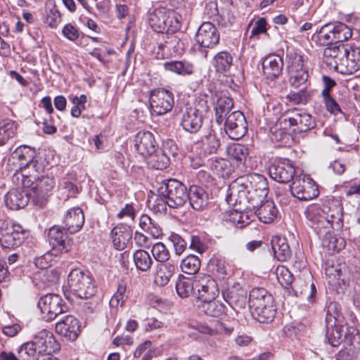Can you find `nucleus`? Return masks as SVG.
I'll return each mask as SVG.
<instances>
[{
	"label": "nucleus",
	"mask_w": 360,
	"mask_h": 360,
	"mask_svg": "<svg viewBox=\"0 0 360 360\" xmlns=\"http://www.w3.org/2000/svg\"><path fill=\"white\" fill-rule=\"evenodd\" d=\"M346 46L344 44H340L338 45H328L323 50V61L328 65H333V61L336 63L335 59L338 58L341 55L345 54ZM335 68H337V64L335 65Z\"/></svg>",
	"instance_id": "nucleus-44"
},
{
	"label": "nucleus",
	"mask_w": 360,
	"mask_h": 360,
	"mask_svg": "<svg viewBox=\"0 0 360 360\" xmlns=\"http://www.w3.org/2000/svg\"><path fill=\"white\" fill-rule=\"evenodd\" d=\"M196 146L200 150V155L206 158L217 153L221 146V139L216 131L210 127L196 142Z\"/></svg>",
	"instance_id": "nucleus-18"
},
{
	"label": "nucleus",
	"mask_w": 360,
	"mask_h": 360,
	"mask_svg": "<svg viewBox=\"0 0 360 360\" xmlns=\"http://www.w3.org/2000/svg\"><path fill=\"white\" fill-rule=\"evenodd\" d=\"M290 191L293 196L301 200H309L319 195V191L314 181L306 174L295 176L290 185Z\"/></svg>",
	"instance_id": "nucleus-14"
},
{
	"label": "nucleus",
	"mask_w": 360,
	"mask_h": 360,
	"mask_svg": "<svg viewBox=\"0 0 360 360\" xmlns=\"http://www.w3.org/2000/svg\"><path fill=\"white\" fill-rule=\"evenodd\" d=\"M133 260L136 269L142 272L148 271L153 264L150 254L143 249H138L133 253Z\"/></svg>",
	"instance_id": "nucleus-41"
},
{
	"label": "nucleus",
	"mask_w": 360,
	"mask_h": 360,
	"mask_svg": "<svg viewBox=\"0 0 360 360\" xmlns=\"http://www.w3.org/2000/svg\"><path fill=\"white\" fill-rule=\"evenodd\" d=\"M228 220L240 229L249 225L252 221L248 212H240L237 210L230 211Z\"/></svg>",
	"instance_id": "nucleus-50"
},
{
	"label": "nucleus",
	"mask_w": 360,
	"mask_h": 360,
	"mask_svg": "<svg viewBox=\"0 0 360 360\" xmlns=\"http://www.w3.org/2000/svg\"><path fill=\"white\" fill-rule=\"evenodd\" d=\"M359 345H345L338 352L337 360H356Z\"/></svg>",
	"instance_id": "nucleus-59"
},
{
	"label": "nucleus",
	"mask_w": 360,
	"mask_h": 360,
	"mask_svg": "<svg viewBox=\"0 0 360 360\" xmlns=\"http://www.w3.org/2000/svg\"><path fill=\"white\" fill-rule=\"evenodd\" d=\"M38 349V355L54 353L60 349V345L55 339L53 333L43 329L35 335L33 339Z\"/></svg>",
	"instance_id": "nucleus-24"
},
{
	"label": "nucleus",
	"mask_w": 360,
	"mask_h": 360,
	"mask_svg": "<svg viewBox=\"0 0 360 360\" xmlns=\"http://www.w3.org/2000/svg\"><path fill=\"white\" fill-rule=\"evenodd\" d=\"M158 193L168 198L169 207L171 208L183 206L188 198L186 186L174 179L163 181L158 188Z\"/></svg>",
	"instance_id": "nucleus-8"
},
{
	"label": "nucleus",
	"mask_w": 360,
	"mask_h": 360,
	"mask_svg": "<svg viewBox=\"0 0 360 360\" xmlns=\"http://www.w3.org/2000/svg\"><path fill=\"white\" fill-rule=\"evenodd\" d=\"M283 124V123H280L279 124H276L274 127H271V139L272 141L286 143L285 140L289 139L290 134L285 131L286 128H281Z\"/></svg>",
	"instance_id": "nucleus-62"
},
{
	"label": "nucleus",
	"mask_w": 360,
	"mask_h": 360,
	"mask_svg": "<svg viewBox=\"0 0 360 360\" xmlns=\"http://www.w3.org/2000/svg\"><path fill=\"white\" fill-rule=\"evenodd\" d=\"M70 100L73 105L70 110L71 115L74 117H79L82 110L86 109V96L84 94L79 96H70Z\"/></svg>",
	"instance_id": "nucleus-54"
},
{
	"label": "nucleus",
	"mask_w": 360,
	"mask_h": 360,
	"mask_svg": "<svg viewBox=\"0 0 360 360\" xmlns=\"http://www.w3.org/2000/svg\"><path fill=\"white\" fill-rule=\"evenodd\" d=\"M290 82L292 86L298 87L305 83L308 78V72L306 68L288 72Z\"/></svg>",
	"instance_id": "nucleus-60"
},
{
	"label": "nucleus",
	"mask_w": 360,
	"mask_h": 360,
	"mask_svg": "<svg viewBox=\"0 0 360 360\" xmlns=\"http://www.w3.org/2000/svg\"><path fill=\"white\" fill-rule=\"evenodd\" d=\"M195 288L198 292V298L202 301L211 299L214 300L219 293L217 283L210 276H203L195 283Z\"/></svg>",
	"instance_id": "nucleus-26"
},
{
	"label": "nucleus",
	"mask_w": 360,
	"mask_h": 360,
	"mask_svg": "<svg viewBox=\"0 0 360 360\" xmlns=\"http://www.w3.org/2000/svg\"><path fill=\"white\" fill-rule=\"evenodd\" d=\"M175 16H176V13L173 10H167L163 7L158 8L149 14L148 23L155 32L165 33L166 26L163 23L164 20H170V23H173L172 25L176 27Z\"/></svg>",
	"instance_id": "nucleus-21"
},
{
	"label": "nucleus",
	"mask_w": 360,
	"mask_h": 360,
	"mask_svg": "<svg viewBox=\"0 0 360 360\" xmlns=\"http://www.w3.org/2000/svg\"><path fill=\"white\" fill-rule=\"evenodd\" d=\"M220 40V34L217 28L210 22H204L198 27L195 34V49L202 52L205 58L207 57V49H214Z\"/></svg>",
	"instance_id": "nucleus-10"
},
{
	"label": "nucleus",
	"mask_w": 360,
	"mask_h": 360,
	"mask_svg": "<svg viewBox=\"0 0 360 360\" xmlns=\"http://www.w3.org/2000/svg\"><path fill=\"white\" fill-rule=\"evenodd\" d=\"M165 46L172 49L176 54L181 55L185 51L186 44L179 36L172 35L165 41Z\"/></svg>",
	"instance_id": "nucleus-58"
},
{
	"label": "nucleus",
	"mask_w": 360,
	"mask_h": 360,
	"mask_svg": "<svg viewBox=\"0 0 360 360\" xmlns=\"http://www.w3.org/2000/svg\"><path fill=\"white\" fill-rule=\"evenodd\" d=\"M56 258L58 257V254L54 252V250H50L49 252L44 254L42 257L38 258L36 261V265L39 267L41 270L35 274L34 277V281L37 280V277L41 278V276H45L48 272L46 269L52 266L56 260L53 261V257Z\"/></svg>",
	"instance_id": "nucleus-46"
},
{
	"label": "nucleus",
	"mask_w": 360,
	"mask_h": 360,
	"mask_svg": "<svg viewBox=\"0 0 360 360\" xmlns=\"http://www.w3.org/2000/svg\"><path fill=\"white\" fill-rule=\"evenodd\" d=\"M324 245L327 246L329 250L334 252H339L345 246V240L341 237L333 236L331 233H326L323 240Z\"/></svg>",
	"instance_id": "nucleus-57"
},
{
	"label": "nucleus",
	"mask_w": 360,
	"mask_h": 360,
	"mask_svg": "<svg viewBox=\"0 0 360 360\" xmlns=\"http://www.w3.org/2000/svg\"><path fill=\"white\" fill-rule=\"evenodd\" d=\"M127 299L126 287L120 284L117 287V292L111 297L109 304L111 307H117L119 305L122 306Z\"/></svg>",
	"instance_id": "nucleus-61"
},
{
	"label": "nucleus",
	"mask_w": 360,
	"mask_h": 360,
	"mask_svg": "<svg viewBox=\"0 0 360 360\" xmlns=\"http://www.w3.org/2000/svg\"><path fill=\"white\" fill-rule=\"evenodd\" d=\"M9 162L18 166L20 172L17 170L14 174L17 179L20 176H30V174L34 177L33 172L44 170L43 165L36 159L35 150L27 146H20L15 148L11 155Z\"/></svg>",
	"instance_id": "nucleus-4"
},
{
	"label": "nucleus",
	"mask_w": 360,
	"mask_h": 360,
	"mask_svg": "<svg viewBox=\"0 0 360 360\" xmlns=\"http://www.w3.org/2000/svg\"><path fill=\"white\" fill-rule=\"evenodd\" d=\"M165 69L175 74L187 76L194 72L193 64L186 60H171L163 64Z\"/></svg>",
	"instance_id": "nucleus-40"
},
{
	"label": "nucleus",
	"mask_w": 360,
	"mask_h": 360,
	"mask_svg": "<svg viewBox=\"0 0 360 360\" xmlns=\"http://www.w3.org/2000/svg\"><path fill=\"white\" fill-rule=\"evenodd\" d=\"M352 35L351 29L340 22L326 24L316 32V42L320 46H328L349 39Z\"/></svg>",
	"instance_id": "nucleus-7"
},
{
	"label": "nucleus",
	"mask_w": 360,
	"mask_h": 360,
	"mask_svg": "<svg viewBox=\"0 0 360 360\" xmlns=\"http://www.w3.org/2000/svg\"><path fill=\"white\" fill-rule=\"evenodd\" d=\"M60 13L53 5L46 11V23L51 28H56L60 22Z\"/></svg>",
	"instance_id": "nucleus-63"
},
{
	"label": "nucleus",
	"mask_w": 360,
	"mask_h": 360,
	"mask_svg": "<svg viewBox=\"0 0 360 360\" xmlns=\"http://www.w3.org/2000/svg\"><path fill=\"white\" fill-rule=\"evenodd\" d=\"M227 153L231 159L243 163L248 154V149L244 145L233 143L227 148Z\"/></svg>",
	"instance_id": "nucleus-52"
},
{
	"label": "nucleus",
	"mask_w": 360,
	"mask_h": 360,
	"mask_svg": "<svg viewBox=\"0 0 360 360\" xmlns=\"http://www.w3.org/2000/svg\"><path fill=\"white\" fill-rule=\"evenodd\" d=\"M295 168L287 159L275 160L269 167V174L275 181L285 184L292 179Z\"/></svg>",
	"instance_id": "nucleus-17"
},
{
	"label": "nucleus",
	"mask_w": 360,
	"mask_h": 360,
	"mask_svg": "<svg viewBox=\"0 0 360 360\" xmlns=\"http://www.w3.org/2000/svg\"><path fill=\"white\" fill-rule=\"evenodd\" d=\"M194 283L192 278L180 275L176 283V290L181 297H188L193 293Z\"/></svg>",
	"instance_id": "nucleus-45"
},
{
	"label": "nucleus",
	"mask_w": 360,
	"mask_h": 360,
	"mask_svg": "<svg viewBox=\"0 0 360 360\" xmlns=\"http://www.w3.org/2000/svg\"><path fill=\"white\" fill-rule=\"evenodd\" d=\"M225 300L231 306L243 309L247 304L248 291L239 283H235L223 292Z\"/></svg>",
	"instance_id": "nucleus-27"
},
{
	"label": "nucleus",
	"mask_w": 360,
	"mask_h": 360,
	"mask_svg": "<svg viewBox=\"0 0 360 360\" xmlns=\"http://www.w3.org/2000/svg\"><path fill=\"white\" fill-rule=\"evenodd\" d=\"M56 332L70 340H75L80 333L78 319L72 315L63 316L56 323Z\"/></svg>",
	"instance_id": "nucleus-22"
},
{
	"label": "nucleus",
	"mask_w": 360,
	"mask_h": 360,
	"mask_svg": "<svg viewBox=\"0 0 360 360\" xmlns=\"http://www.w3.org/2000/svg\"><path fill=\"white\" fill-rule=\"evenodd\" d=\"M42 318L46 321H51L58 316L65 313L68 307L60 296L56 294H47L41 297L38 302Z\"/></svg>",
	"instance_id": "nucleus-13"
},
{
	"label": "nucleus",
	"mask_w": 360,
	"mask_h": 360,
	"mask_svg": "<svg viewBox=\"0 0 360 360\" xmlns=\"http://www.w3.org/2000/svg\"><path fill=\"white\" fill-rule=\"evenodd\" d=\"M233 58L227 51H220L217 53L212 60V65L216 71L219 73H226L231 68Z\"/></svg>",
	"instance_id": "nucleus-43"
},
{
	"label": "nucleus",
	"mask_w": 360,
	"mask_h": 360,
	"mask_svg": "<svg viewBox=\"0 0 360 360\" xmlns=\"http://www.w3.org/2000/svg\"><path fill=\"white\" fill-rule=\"evenodd\" d=\"M176 264L173 260L158 264L154 274L155 283L160 287L167 285L176 269Z\"/></svg>",
	"instance_id": "nucleus-29"
},
{
	"label": "nucleus",
	"mask_w": 360,
	"mask_h": 360,
	"mask_svg": "<svg viewBox=\"0 0 360 360\" xmlns=\"http://www.w3.org/2000/svg\"><path fill=\"white\" fill-rule=\"evenodd\" d=\"M199 311L207 316L220 317L225 313L226 306L219 301L211 299L202 300L198 306Z\"/></svg>",
	"instance_id": "nucleus-36"
},
{
	"label": "nucleus",
	"mask_w": 360,
	"mask_h": 360,
	"mask_svg": "<svg viewBox=\"0 0 360 360\" xmlns=\"http://www.w3.org/2000/svg\"><path fill=\"white\" fill-rule=\"evenodd\" d=\"M344 56L346 57V74H354L360 70V48L346 47Z\"/></svg>",
	"instance_id": "nucleus-37"
},
{
	"label": "nucleus",
	"mask_w": 360,
	"mask_h": 360,
	"mask_svg": "<svg viewBox=\"0 0 360 360\" xmlns=\"http://www.w3.org/2000/svg\"><path fill=\"white\" fill-rule=\"evenodd\" d=\"M233 106V101L226 96L217 97L214 104L215 120L218 124H221L225 118L230 114L229 112Z\"/></svg>",
	"instance_id": "nucleus-35"
},
{
	"label": "nucleus",
	"mask_w": 360,
	"mask_h": 360,
	"mask_svg": "<svg viewBox=\"0 0 360 360\" xmlns=\"http://www.w3.org/2000/svg\"><path fill=\"white\" fill-rule=\"evenodd\" d=\"M271 243L274 256L278 261L285 262L290 258L292 251L288 239L285 236H274L271 238Z\"/></svg>",
	"instance_id": "nucleus-31"
},
{
	"label": "nucleus",
	"mask_w": 360,
	"mask_h": 360,
	"mask_svg": "<svg viewBox=\"0 0 360 360\" xmlns=\"http://www.w3.org/2000/svg\"><path fill=\"white\" fill-rule=\"evenodd\" d=\"M304 213L309 225L316 231L320 232L321 229L332 227L333 221L340 219L342 208L336 201L329 200L322 205H309Z\"/></svg>",
	"instance_id": "nucleus-2"
},
{
	"label": "nucleus",
	"mask_w": 360,
	"mask_h": 360,
	"mask_svg": "<svg viewBox=\"0 0 360 360\" xmlns=\"http://www.w3.org/2000/svg\"><path fill=\"white\" fill-rule=\"evenodd\" d=\"M286 62L288 72L305 68L304 56L294 50L287 51Z\"/></svg>",
	"instance_id": "nucleus-47"
},
{
	"label": "nucleus",
	"mask_w": 360,
	"mask_h": 360,
	"mask_svg": "<svg viewBox=\"0 0 360 360\" xmlns=\"http://www.w3.org/2000/svg\"><path fill=\"white\" fill-rule=\"evenodd\" d=\"M27 236V231L17 223H4L0 228V243L4 248L19 247Z\"/></svg>",
	"instance_id": "nucleus-11"
},
{
	"label": "nucleus",
	"mask_w": 360,
	"mask_h": 360,
	"mask_svg": "<svg viewBox=\"0 0 360 360\" xmlns=\"http://www.w3.org/2000/svg\"><path fill=\"white\" fill-rule=\"evenodd\" d=\"M200 267V261L198 257L195 255H188L184 259L181 263V269L183 272L187 274H196Z\"/></svg>",
	"instance_id": "nucleus-51"
},
{
	"label": "nucleus",
	"mask_w": 360,
	"mask_h": 360,
	"mask_svg": "<svg viewBox=\"0 0 360 360\" xmlns=\"http://www.w3.org/2000/svg\"><path fill=\"white\" fill-rule=\"evenodd\" d=\"M139 226L143 231L148 233L155 239L161 238L163 234L160 224L148 214L141 216Z\"/></svg>",
	"instance_id": "nucleus-39"
},
{
	"label": "nucleus",
	"mask_w": 360,
	"mask_h": 360,
	"mask_svg": "<svg viewBox=\"0 0 360 360\" xmlns=\"http://www.w3.org/2000/svg\"><path fill=\"white\" fill-rule=\"evenodd\" d=\"M203 124V115L195 108L186 106L181 110L180 125L183 129L190 134L198 133Z\"/></svg>",
	"instance_id": "nucleus-20"
},
{
	"label": "nucleus",
	"mask_w": 360,
	"mask_h": 360,
	"mask_svg": "<svg viewBox=\"0 0 360 360\" xmlns=\"http://www.w3.org/2000/svg\"><path fill=\"white\" fill-rule=\"evenodd\" d=\"M252 315L260 323L271 321L276 314L274 297L264 288H253L249 294Z\"/></svg>",
	"instance_id": "nucleus-3"
},
{
	"label": "nucleus",
	"mask_w": 360,
	"mask_h": 360,
	"mask_svg": "<svg viewBox=\"0 0 360 360\" xmlns=\"http://www.w3.org/2000/svg\"><path fill=\"white\" fill-rule=\"evenodd\" d=\"M325 273L328 278V282L333 285H340V281H343L342 271L339 265L327 264Z\"/></svg>",
	"instance_id": "nucleus-56"
},
{
	"label": "nucleus",
	"mask_w": 360,
	"mask_h": 360,
	"mask_svg": "<svg viewBox=\"0 0 360 360\" xmlns=\"http://www.w3.org/2000/svg\"><path fill=\"white\" fill-rule=\"evenodd\" d=\"M18 130V124L10 119L0 120V146L4 145L10 139L13 138Z\"/></svg>",
	"instance_id": "nucleus-42"
},
{
	"label": "nucleus",
	"mask_w": 360,
	"mask_h": 360,
	"mask_svg": "<svg viewBox=\"0 0 360 360\" xmlns=\"http://www.w3.org/2000/svg\"><path fill=\"white\" fill-rule=\"evenodd\" d=\"M188 195V200L193 210H201L207 206L208 195L202 188L193 185L190 187Z\"/></svg>",
	"instance_id": "nucleus-34"
},
{
	"label": "nucleus",
	"mask_w": 360,
	"mask_h": 360,
	"mask_svg": "<svg viewBox=\"0 0 360 360\" xmlns=\"http://www.w3.org/2000/svg\"><path fill=\"white\" fill-rule=\"evenodd\" d=\"M326 338L333 347L345 345H359L360 335L354 323L352 324L333 325L327 328Z\"/></svg>",
	"instance_id": "nucleus-9"
},
{
	"label": "nucleus",
	"mask_w": 360,
	"mask_h": 360,
	"mask_svg": "<svg viewBox=\"0 0 360 360\" xmlns=\"http://www.w3.org/2000/svg\"><path fill=\"white\" fill-rule=\"evenodd\" d=\"M148 163L155 169H164L167 168L169 164V158L167 153L162 152L160 150L156 151L151 155H148Z\"/></svg>",
	"instance_id": "nucleus-49"
},
{
	"label": "nucleus",
	"mask_w": 360,
	"mask_h": 360,
	"mask_svg": "<svg viewBox=\"0 0 360 360\" xmlns=\"http://www.w3.org/2000/svg\"><path fill=\"white\" fill-rule=\"evenodd\" d=\"M224 129L233 140H238L247 132V122L243 112L236 110L230 113L224 120Z\"/></svg>",
	"instance_id": "nucleus-16"
},
{
	"label": "nucleus",
	"mask_w": 360,
	"mask_h": 360,
	"mask_svg": "<svg viewBox=\"0 0 360 360\" xmlns=\"http://www.w3.org/2000/svg\"><path fill=\"white\" fill-rule=\"evenodd\" d=\"M255 214L260 221L271 224L277 218L278 210L273 200H265L255 208Z\"/></svg>",
	"instance_id": "nucleus-33"
},
{
	"label": "nucleus",
	"mask_w": 360,
	"mask_h": 360,
	"mask_svg": "<svg viewBox=\"0 0 360 360\" xmlns=\"http://www.w3.org/2000/svg\"><path fill=\"white\" fill-rule=\"evenodd\" d=\"M347 323L345 321V317L341 312L340 304L335 302H331L327 307L326 315V328L333 327V325H341Z\"/></svg>",
	"instance_id": "nucleus-38"
},
{
	"label": "nucleus",
	"mask_w": 360,
	"mask_h": 360,
	"mask_svg": "<svg viewBox=\"0 0 360 360\" xmlns=\"http://www.w3.org/2000/svg\"><path fill=\"white\" fill-rule=\"evenodd\" d=\"M151 252L154 259L162 263H167L169 259V252L167 247L161 242L156 243L151 248Z\"/></svg>",
	"instance_id": "nucleus-55"
},
{
	"label": "nucleus",
	"mask_w": 360,
	"mask_h": 360,
	"mask_svg": "<svg viewBox=\"0 0 360 360\" xmlns=\"http://www.w3.org/2000/svg\"><path fill=\"white\" fill-rule=\"evenodd\" d=\"M68 285L70 292L80 299L91 298L97 292V286L91 274L80 269H74L69 273Z\"/></svg>",
	"instance_id": "nucleus-6"
},
{
	"label": "nucleus",
	"mask_w": 360,
	"mask_h": 360,
	"mask_svg": "<svg viewBox=\"0 0 360 360\" xmlns=\"http://www.w3.org/2000/svg\"><path fill=\"white\" fill-rule=\"evenodd\" d=\"M174 104L173 94L165 89H158L151 91L150 105L153 113L161 115L170 111Z\"/></svg>",
	"instance_id": "nucleus-15"
},
{
	"label": "nucleus",
	"mask_w": 360,
	"mask_h": 360,
	"mask_svg": "<svg viewBox=\"0 0 360 360\" xmlns=\"http://www.w3.org/2000/svg\"><path fill=\"white\" fill-rule=\"evenodd\" d=\"M136 151L143 157L153 155L158 148L154 135L148 131H139L134 139Z\"/></svg>",
	"instance_id": "nucleus-23"
},
{
	"label": "nucleus",
	"mask_w": 360,
	"mask_h": 360,
	"mask_svg": "<svg viewBox=\"0 0 360 360\" xmlns=\"http://www.w3.org/2000/svg\"><path fill=\"white\" fill-rule=\"evenodd\" d=\"M41 172H33L30 176L22 177V185L30 188L29 192L31 200L35 205L42 207L45 205L49 193L55 186V180L53 177L43 176L39 177L38 174Z\"/></svg>",
	"instance_id": "nucleus-5"
},
{
	"label": "nucleus",
	"mask_w": 360,
	"mask_h": 360,
	"mask_svg": "<svg viewBox=\"0 0 360 360\" xmlns=\"http://www.w3.org/2000/svg\"><path fill=\"white\" fill-rule=\"evenodd\" d=\"M18 354L20 360H35L36 355H38V349L34 340L21 345L18 349Z\"/></svg>",
	"instance_id": "nucleus-48"
},
{
	"label": "nucleus",
	"mask_w": 360,
	"mask_h": 360,
	"mask_svg": "<svg viewBox=\"0 0 360 360\" xmlns=\"http://www.w3.org/2000/svg\"><path fill=\"white\" fill-rule=\"evenodd\" d=\"M283 58L278 55L269 56L262 63L264 74L271 80L277 78L282 72Z\"/></svg>",
	"instance_id": "nucleus-30"
},
{
	"label": "nucleus",
	"mask_w": 360,
	"mask_h": 360,
	"mask_svg": "<svg viewBox=\"0 0 360 360\" xmlns=\"http://www.w3.org/2000/svg\"><path fill=\"white\" fill-rule=\"evenodd\" d=\"M275 274L281 286L285 288L290 286L293 281V275L286 266L278 265L276 269Z\"/></svg>",
	"instance_id": "nucleus-53"
},
{
	"label": "nucleus",
	"mask_w": 360,
	"mask_h": 360,
	"mask_svg": "<svg viewBox=\"0 0 360 360\" xmlns=\"http://www.w3.org/2000/svg\"><path fill=\"white\" fill-rule=\"evenodd\" d=\"M84 224V215L80 207H73L68 210L63 219L65 229L70 233L79 231Z\"/></svg>",
	"instance_id": "nucleus-28"
},
{
	"label": "nucleus",
	"mask_w": 360,
	"mask_h": 360,
	"mask_svg": "<svg viewBox=\"0 0 360 360\" xmlns=\"http://www.w3.org/2000/svg\"><path fill=\"white\" fill-rule=\"evenodd\" d=\"M31 200L29 191L25 192L21 188L10 190L4 196L6 206L12 210L24 208Z\"/></svg>",
	"instance_id": "nucleus-25"
},
{
	"label": "nucleus",
	"mask_w": 360,
	"mask_h": 360,
	"mask_svg": "<svg viewBox=\"0 0 360 360\" xmlns=\"http://www.w3.org/2000/svg\"><path fill=\"white\" fill-rule=\"evenodd\" d=\"M132 236V231L129 226L124 225L115 226L112 230V238L115 248L119 250L125 249Z\"/></svg>",
	"instance_id": "nucleus-32"
},
{
	"label": "nucleus",
	"mask_w": 360,
	"mask_h": 360,
	"mask_svg": "<svg viewBox=\"0 0 360 360\" xmlns=\"http://www.w3.org/2000/svg\"><path fill=\"white\" fill-rule=\"evenodd\" d=\"M148 202L155 212H166L167 207L169 206L168 198L166 196L160 195L158 193L153 202L152 203L151 200H149Z\"/></svg>",
	"instance_id": "nucleus-64"
},
{
	"label": "nucleus",
	"mask_w": 360,
	"mask_h": 360,
	"mask_svg": "<svg viewBox=\"0 0 360 360\" xmlns=\"http://www.w3.org/2000/svg\"><path fill=\"white\" fill-rule=\"evenodd\" d=\"M252 181L245 178L237 179L228 190L226 201L229 205L241 204L244 200H255V193L258 191L259 198L267 196L268 186L266 179L261 175L252 176Z\"/></svg>",
	"instance_id": "nucleus-1"
},
{
	"label": "nucleus",
	"mask_w": 360,
	"mask_h": 360,
	"mask_svg": "<svg viewBox=\"0 0 360 360\" xmlns=\"http://www.w3.org/2000/svg\"><path fill=\"white\" fill-rule=\"evenodd\" d=\"M65 227L54 226L49 231V243L52 245L54 252L66 253L70 251L72 246V240L64 231Z\"/></svg>",
	"instance_id": "nucleus-19"
},
{
	"label": "nucleus",
	"mask_w": 360,
	"mask_h": 360,
	"mask_svg": "<svg viewBox=\"0 0 360 360\" xmlns=\"http://www.w3.org/2000/svg\"><path fill=\"white\" fill-rule=\"evenodd\" d=\"M282 123L285 128L295 127L294 131L298 132L307 131L316 125L311 115L297 108L287 111L281 118Z\"/></svg>",
	"instance_id": "nucleus-12"
}]
</instances>
